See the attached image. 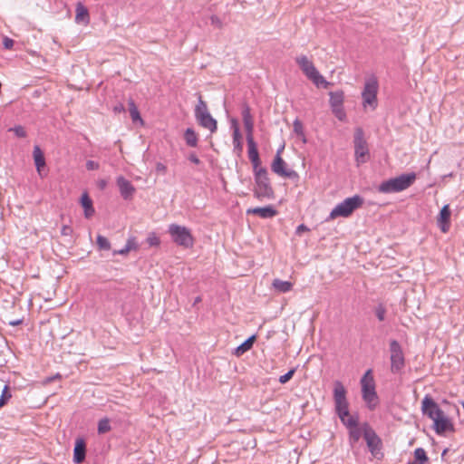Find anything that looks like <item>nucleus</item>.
Masks as SVG:
<instances>
[{
	"label": "nucleus",
	"mask_w": 464,
	"mask_h": 464,
	"mask_svg": "<svg viewBox=\"0 0 464 464\" xmlns=\"http://www.w3.org/2000/svg\"><path fill=\"white\" fill-rule=\"evenodd\" d=\"M244 126H245V130L246 132V142L249 143V140H251V142H255L254 137H253L254 121L246 122V123H244Z\"/></svg>",
	"instance_id": "nucleus-36"
},
{
	"label": "nucleus",
	"mask_w": 464,
	"mask_h": 464,
	"mask_svg": "<svg viewBox=\"0 0 464 464\" xmlns=\"http://www.w3.org/2000/svg\"><path fill=\"white\" fill-rule=\"evenodd\" d=\"M294 131L297 134V135H304V128H303V124L300 121L298 120H295L294 121Z\"/></svg>",
	"instance_id": "nucleus-42"
},
{
	"label": "nucleus",
	"mask_w": 464,
	"mask_h": 464,
	"mask_svg": "<svg viewBox=\"0 0 464 464\" xmlns=\"http://www.w3.org/2000/svg\"><path fill=\"white\" fill-rule=\"evenodd\" d=\"M114 111H124V107L122 105H119V106H116L114 108Z\"/></svg>",
	"instance_id": "nucleus-53"
},
{
	"label": "nucleus",
	"mask_w": 464,
	"mask_h": 464,
	"mask_svg": "<svg viewBox=\"0 0 464 464\" xmlns=\"http://www.w3.org/2000/svg\"><path fill=\"white\" fill-rule=\"evenodd\" d=\"M129 110H130V117H131V120L135 122L137 121L142 122V119L140 117V114L138 111V108L136 107L135 103L133 101H130L129 102Z\"/></svg>",
	"instance_id": "nucleus-33"
},
{
	"label": "nucleus",
	"mask_w": 464,
	"mask_h": 464,
	"mask_svg": "<svg viewBox=\"0 0 464 464\" xmlns=\"http://www.w3.org/2000/svg\"><path fill=\"white\" fill-rule=\"evenodd\" d=\"M363 436V424L362 426H358L349 430V443L352 447H353Z\"/></svg>",
	"instance_id": "nucleus-23"
},
{
	"label": "nucleus",
	"mask_w": 464,
	"mask_h": 464,
	"mask_svg": "<svg viewBox=\"0 0 464 464\" xmlns=\"http://www.w3.org/2000/svg\"><path fill=\"white\" fill-rule=\"evenodd\" d=\"M362 203L363 199L359 195L347 198L332 209L325 221H330L339 217L348 218L355 209L360 208Z\"/></svg>",
	"instance_id": "nucleus-4"
},
{
	"label": "nucleus",
	"mask_w": 464,
	"mask_h": 464,
	"mask_svg": "<svg viewBox=\"0 0 464 464\" xmlns=\"http://www.w3.org/2000/svg\"><path fill=\"white\" fill-rule=\"evenodd\" d=\"M256 340V335L253 334L250 337H248L244 343H242L239 346H237L235 350V354L237 356H240L244 354L246 352L250 350L253 346V343Z\"/></svg>",
	"instance_id": "nucleus-24"
},
{
	"label": "nucleus",
	"mask_w": 464,
	"mask_h": 464,
	"mask_svg": "<svg viewBox=\"0 0 464 464\" xmlns=\"http://www.w3.org/2000/svg\"><path fill=\"white\" fill-rule=\"evenodd\" d=\"M272 285H273L274 288L280 293H287V292L291 291V289L293 287V285L291 282L283 281L280 279H275L273 281Z\"/></svg>",
	"instance_id": "nucleus-29"
},
{
	"label": "nucleus",
	"mask_w": 464,
	"mask_h": 464,
	"mask_svg": "<svg viewBox=\"0 0 464 464\" xmlns=\"http://www.w3.org/2000/svg\"><path fill=\"white\" fill-rule=\"evenodd\" d=\"M86 168L88 170H95L100 168V164L94 160H87Z\"/></svg>",
	"instance_id": "nucleus-45"
},
{
	"label": "nucleus",
	"mask_w": 464,
	"mask_h": 464,
	"mask_svg": "<svg viewBox=\"0 0 464 464\" xmlns=\"http://www.w3.org/2000/svg\"><path fill=\"white\" fill-rule=\"evenodd\" d=\"M354 156L357 165L365 163L369 159V149L364 139L362 129L357 128L354 131Z\"/></svg>",
	"instance_id": "nucleus-10"
},
{
	"label": "nucleus",
	"mask_w": 464,
	"mask_h": 464,
	"mask_svg": "<svg viewBox=\"0 0 464 464\" xmlns=\"http://www.w3.org/2000/svg\"><path fill=\"white\" fill-rule=\"evenodd\" d=\"M414 462H417V464H424L426 461H428L426 451L422 448H417L414 450Z\"/></svg>",
	"instance_id": "nucleus-31"
},
{
	"label": "nucleus",
	"mask_w": 464,
	"mask_h": 464,
	"mask_svg": "<svg viewBox=\"0 0 464 464\" xmlns=\"http://www.w3.org/2000/svg\"><path fill=\"white\" fill-rule=\"evenodd\" d=\"M254 179L255 187L253 192L256 199L263 201L275 198L267 169H258L257 172H254Z\"/></svg>",
	"instance_id": "nucleus-3"
},
{
	"label": "nucleus",
	"mask_w": 464,
	"mask_h": 464,
	"mask_svg": "<svg viewBox=\"0 0 464 464\" xmlns=\"http://www.w3.org/2000/svg\"><path fill=\"white\" fill-rule=\"evenodd\" d=\"M210 20H211L212 24H216L218 27H220L222 25L220 19L216 15H212L210 17Z\"/></svg>",
	"instance_id": "nucleus-48"
},
{
	"label": "nucleus",
	"mask_w": 464,
	"mask_h": 464,
	"mask_svg": "<svg viewBox=\"0 0 464 464\" xmlns=\"http://www.w3.org/2000/svg\"><path fill=\"white\" fill-rule=\"evenodd\" d=\"M241 114H242V119H243V122L246 123V122H251V121H253V117L251 115V111H250V107L247 103L244 102L242 104V111H241Z\"/></svg>",
	"instance_id": "nucleus-34"
},
{
	"label": "nucleus",
	"mask_w": 464,
	"mask_h": 464,
	"mask_svg": "<svg viewBox=\"0 0 464 464\" xmlns=\"http://www.w3.org/2000/svg\"><path fill=\"white\" fill-rule=\"evenodd\" d=\"M195 118L200 126L208 130L211 133L217 130V121L209 113L207 103L202 100L201 96L198 97V102L195 108Z\"/></svg>",
	"instance_id": "nucleus-9"
},
{
	"label": "nucleus",
	"mask_w": 464,
	"mask_h": 464,
	"mask_svg": "<svg viewBox=\"0 0 464 464\" xmlns=\"http://www.w3.org/2000/svg\"><path fill=\"white\" fill-rule=\"evenodd\" d=\"M281 150H278L276 152V155L271 164V169L274 173L276 175L283 177V178H288L290 179H298V174L295 170L287 169L286 163L280 156Z\"/></svg>",
	"instance_id": "nucleus-12"
},
{
	"label": "nucleus",
	"mask_w": 464,
	"mask_h": 464,
	"mask_svg": "<svg viewBox=\"0 0 464 464\" xmlns=\"http://www.w3.org/2000/svg\"><path fill=\"white\" fill-rule=\"evenodd\" d=\"M129 251L130 250H136L138 248V244L134 237L128 238L126 245Z\"/></svg>",
	"instance_id": "nucleus-43"
},
{
	"label": "nucleus",
	"mask_w": 464,
	"mask_h": 464,
	"mask_svg": "<svg viewBox=\"0 0 464 464\" xmlns=\"http://www.w3.org/2000/svg\"><path fill=\"white\" fill-rule=\"evenodd\" d=\"M374 314L379 321H383L385 319L386 308L382 304H380L375 307Z\"/></svg>",
	"instance_id": "nucleus-38"
},
{
	"label": "nucleus",
	"mask_w": 464,
	"mask_h": 464,
	"mask_svg": "<svg viewBox=\"0 0 464 464\" xmlns=\"http://www.w3.org/2000/svg\"><path fill=\"white\" fill-rule=\"evenodd\" d=\"M246 213L256 215L262 218H271L277 214V211L273 206L269 205L266 207H256L253 208H248L246 210Z\"/></svg>",
	"instance_id": "nucleus-18"
},
{
	"label": "nucleus",
	"mask_w": 464,
	"mask_h": 464,
	"mask_svg": "<svg viewBox=\"0 0 464 464\" xmlns=\"http://www.w3.org/2000/svg\"><path fill=\"white\" fill-rule=\"evenodd\" d=\"M11 397L12 394L9 392V386L3 384V381L0 380V408L3 407Z\"/></svg>",
	"instance_id": "nucleus-30"
},
{
	"label": "nucleus",
	"mask_w": 464,
	"mask_h": 464,
	"mask_svg": "<svg viewBox=\"0 0 464 464\" xmlns=\"http://www.w3.org/2000/svg\"><path fill=\"white\" fill-rule=\"evenodd\" d=\"M305 231H309V228L305 225L301 224L296 227L295 234L301 235L303 232Z\"/></svg>",
	"instance_id": "nucleus-47"
},
{
	"label": "nucleus",
	"mask_w": 464,
	"mask_h": 464,
	"mask_svg": "<svg viewBox=\"0 0 464 464\" xmlns=\"http://www.w3.org/2000/svg\"><path fill=\"white\" fill-rule=\"evenodd\" d=\"M146 241L150 246H159L160 244V239L155 232L149 233Z\"/></svg>",
	"instance_id": "nucleus-37"
},
{
	"label": "nucleus",
	"mask_w": 464,
	"mask_h": 464,
	"mask_svg": "<svg viewBox=\"0 0 464 464\" xmlns=\"http://www.w3.org/2000/svg\"><path fill=\"white\" fill-rule=\"evenodd\" d=\"M156 169H157V171H159V172H162V173H164V172L166 171L167 168H166V166H165L164 164H162V163L159 162V163H157V165H156Z\"/></svg>",
	"instance_id": "nucleus-52"
},
{
	"label": "nucleus",
	"mask_w": 464,
	"mask_h": 464,
	"mask_svg": "<svg viewBox=\"0 0 464 464\" xmlns=\"http://www.w3.org/2000/svg\"><path fill=\"white\" fill-rule=\"evenodd\" d=\"M61 233L63 236H70L72 233V228L69 226H63Z\"/></svg>",
	"instance_id": "nucleus-46"
},
{
	"label": "nucleus",
	"mask_w": 464,
	"mask_h": 464,
	"mask_svg": "<svg viewBox=\"0 0 464 464\" xmlns=\"http://www.w3.org/2000/svg\"><path fill=\"white\" fill-rule=\"evenodd\" d=\"M96 243L99 248L102 250H109L111 248V243L105 237L102 235L97 237Z\"/></svg>",
	"instance_id": "nucleus-35"
},
{
	"label": "nucleus",
	"mask_w": 464,
	"mask_h": 464,
	"mask_svg": "<svg viewBox=\"0 0 464 464\" xmlns=\"http://www.w3.org/2000/svg\"><path fill=\"white\" fill-rule=\"evenodd\" d=\"M75 21L77 23H82V22L88 23V21H89L88 10L82 3H78L76 5Z\"/></svg>",
	"instance_id": "nucleus-25"
},
{
	"label": "nucleus",
	"mask_w": 464,
	"mask_h": 464,
	"mask_svg": "<svg viewBox=\"0 0 464 464\" xmlns=\"http://www.w3.org/2000/svg\"><path fill=\"white\" fill-rule=\"evenodd\" d=\"M199 300H200V298H199V297H198V298L195 300V303L199 302Z\"/></svg>",
	"instance_id": "nucleus-54"
},
{
	"label": "nucleus",
	"mask_w": 464,
	"mask_h": 464,
	"mask_svg": "<svg viewBox=\"0 0 464 464\" xmlns=\"http://www.w3.org/2000/svg\"><path fill=\"white\" fill-rule=\"evenodd\" d=\"M295 372V369H291L286 373H285L284 375H281L279 377V382L282 383V384L286 383L293 377Z\"/></svg>",
	"instance_id": "nucleus-41"
},
{
	"label": "nucleus",
	"mask_w": 464,
	"mask_h": 464,
	"mask_svg": "<svg viewBox=\"0 0 464 464\" xmlns=\"http://www.w3.org/2000/svg\"><path fill=\"white\" fill-rule=\"evenodd\" d=\"M422 413L433 421L442 416L444 411L430 395H426L421 401Z\"/></svg>",
	"instance_id": "nucleus-13"
},
{
	"label": "nucleus",
	"mask_w": 464,
	"mask_h": 464,
	"mask_svg": "<svg viewBox=\"0 0 464 464\" xmlns=\"http://www.w3.org/2000/svg\"><path fill=\"white\" fill-rule=\"evenodd\" d=\"M379 90L378 80L375 76L368 77L365 80L362 92V105L364 109L375 110L378 106L377 93Z\"/></svg>",
	"instance_id": "nucleus-8"
},
{
	"label": "nucleus",
	"mask_w": 464,
	"mask_h": 464,
	"mask_svg": "<svg viewBox=\"0 0 464 464\" xmlns=\"http://www.w3.org/2000/svg\"><path fill=\"white\" fill-rule=\"evenodd\" d=\"M346 393L343 384L340 381H335L333 391L335 412L342 423L351 430L359 426V420L357 416L350 414Z\"/></svg>",
	"instance_id": "nucleus-1"
},
{
	"label": "nucleus",
	"mask_w": 464,
	"mask_h": 464,
	"mask_svg": "<svg viewBox=\"0 0 464 464\" xmlns=\"http://www.w3.org/2000/svg\"><path fill=\"white\" fill-rule=\"evenodd\" d=\"M9 131H13L19 138H24L26 136V130L20 125L10 128Z\"/></svg>",
	"instance_id": "nucleus-39"
},
{
	"label": "nucleus",
	"mask_w": 464,
	"mask_h": 464,
	"mask_svg": "<svg viewBox=\"0 0 464 464\" xmlns=\"http://www.w3.org/2000/svg\"><path fill=\"white\" fill-rule=\"evenodd\" d=\"M116 182H117V186L119 188L121 196L125 200L131 199L136 189H135L134 186L130 183V181L126 179L124 177L120 176L117 178Z\"/></svg>",
	"instance_id": "nucleus-15"
},
{
	"label": "nucleus",
	"mask_w": 464,
	"mask_h": 464,
	"mask_svg": "<svg viewBox=\"0 0 464 464\" xmlns=\"http://www.w3.org/2000/svg\"><path fill=\"white\" fill-rule=\"evenodd\" d=\"M130 251L128 250L127 246H125L123 248L120 249V250H114L113 251V255H126L128 254Z\"/></svg>",
	"instance_id": "nucleus-51"
},
{
	"label": "nucleus",
	"mask_w": 464,
	"mask_h": 464,
	"mask_svg": "<svg viewBox=\"0 0 464 464\" xmlns=\"http://www.w3.org/2000/svg\"><path fill=\"white\" fill-rule=\"evenodd\" d=\"M362 395L369 409L373 410L378 403V396L375 391V382L372 371L367 370L361 379Z\"/></svg>",
	"instance_id": "nucleus-6"
},
{
	"label": "nucleus",
	"mask_w": 464,
	"mask_h": 464,
	"mask_svg": "<svg viewBox=\"0 0 464 464\" xmlns=\"http://www.w3.org/2000/svg\"><path fill=\"white\" fill-rule=\"evenodd\" d=\"M451 211L449 205H444L437 218V225L443 233H447L450 227Z\"/></svg>",
	"instance_id": "nucleus-16"
},
{
	"label": "nucleus",
	"mask_w": 464,
	"mask_h": 464,
	"mask_svg": "<svg viewBox=\"0 0 464 464\" xmlns=\"http://www.w3.org/2000/svg\"><path fill=\"white\" fill-rule=\"evenodd\" d=\"M81 204L84 208V216L89 218L94 214V208L92 207V201L87 193H83L81 198Z\"/></svg>",
	"instance_id": "nucleus-22"
},
{
	"label": "nucleus",
	"mask_w": 464,
	"mask_h": 464,
	"mask_svg": "<svg viewBox=\"0 0 464 464\" xmlns=\"http://www.w3.org/2000/svg\"><path fill=\"white\" fill-rule=\"evenodd\" d=\"M247 147L248 158L253 166V172H257L258 169H266V168L260 166L261 161L256 142H251V140H249V143H247Z\"/></svg>",
	"instance_id": "nucleus-17"
},
{
	"label": "nucleus",
	"mask_w": 464,
	"mask_h": 464,
	"mask_svg": "<svg viewBox=\"0 0 464 464\" xmlns=\"http://www.w3.org/2000/svg\"><path fill=\"white\" fill-rule=\"evenodd\" d=\"M14 40H13V39H11V38H9V37H7V36L4 37V39H3V44H4V47H5V49H8V50H9V49H12V48H13V46H14Z\"/></svg>",
	"instance_id": "nucleus-44"
},
{
	"label": "nucleus",
	"mask_w": 464,
	"mask_h": 464,
	"mask_svg": "<svg viewBox=\"0 0 464 464\" xmlns=\"http://www.w3.org/2000/svg\"><path fill=\"white\" fill-rule=\"evenodd\" d=\"M408 464H417V462H409Z\"/></svg>",
	"instance_id": "nucleus-55"
},
{
	"label": "nucleus",
	"mask_w": 464,
	"mask_h": 464,
	"mask_svg": "<svg viewBox=\"0 0 464 464\" xmlns=\"http://www.w3.org/2000/svg\"><path fill=\"white\" fill-rule=\"evenodd\" d=\"M97 187L101 189V190H103L105 189V188L107 187V181L105 179H100L97 181Z\"/></svg>",
	"instance_id": "nucleus-50"
},
{
	"label": "nucleus",
	"mask_w": 464,
	"mask_h": 464,
	"mask_svg": "<svg viewBox=\"0 0 464 464\" xmlns=\"http://www.w3.org/2000/svg\"><path fill=\"white\" fill-rule=\"evenodd\" d=\"M332 111L338 120L343 121L345 119L346 114L343 106L332 108Z\"/></svg>",
	"instance_id": "nucleus-40"
},
{
	"label": "nucleus",
	"mask_w": 464,
	"mask_h": 464,
	"mask_svg": "<svg viewBox=\"0 0 464 464\" xmlns=\"http://www.w3.org/2000/svg\"><path fill=\"white\" fill-rule=\"evenodd\" d=\"M330 95V105L331 108L343 106V92L342 91L331 92Z\"/></svg>",
	"instance_id": "nucleus-26"
},
{
	"label": "nucleus",
	"mask_w": 464,
	"mask_h": 464,
	"mask_svg": "<svg viewBox=\"0 0 464 464\" xmlns=\"http://www.w3.org/2000/svg\"><path fill=\"white\" fill-rule=\"evenodd\" d=\"M171 240L184 248H190L194 245V237L189 228L185 226L172 223L168 227Z\"/></svg>",
	"instance_id": "nucleus-7"
},
{
	"label": "nucleus",
	"mask_w": 464,
	"mask_h": 464,
	"mask_svg": "<svg viewBox=\"0 0 464 464\" xmlns=\"http://www.w3.org/2000/svg\"><path fill=\"white\" fill-rule=\"evenodd\" d=\"M416 180L414 172L403 173L398 177L382 181L378 191L384 194L398 193L410 188Z\"/></svg>",
	"instance_id": "nucleus-2"
},
{
	"label": "nucleus",
	"mask_w": 464,
	"mask_h": 464,
	"mask_svg": "<svg viewBox=\"0 0 464 464\" xmlns=\"http://www.w3.org/2000/svg\"><path fill=\"white\" fill-rule=\"evenodd\" d=\"M433 429L437 434H443L447 430L453 429L452 423L444 413L442 416L433 421Z\"/></svg>",
	"instance_id": "nucleus-19"
},
{
	"label": "nucleus",
	"mask_w": 464,
	"mask_h": 464,
	"mask_svg": "<svg viewBox=\"0 0 464 464\" xmlns=\"http://www.w3.org/2000/svg\"><path fill=\"white\" fill-rule=\"evenodd\" d=\"M232 124H233V127H234V130H233V146H234V150L237 151V153H240L243 150V144H242V141H241V133H240V130H239V128L237 126V122L236 120H233L232 121Z\"/></svg>",
	"instance_id": "nucleus-21"
},
{
	"label": "nucleus",
	"mask_w": 464,
	"mask_h": 464,
	"mask_svg": "<svg viewBox=\"0 0 464 464\" xmlns=\"http://www.w3.org/2000/svg\"><path fill=\"white\" fill-rule=\"evenodd\" d=\"M295 62L304 73V75L314 82L317 87L323 86L327 88L330 82H327L323 75L317 71L313 62L310 61L307 56L300 55L295 58Z\"/></svg>",
	"instance_id": "nucleus-5"
},
{
	"label": "nucleus",
	"mask_w": 464,
	"mask_h": 464,
	"mask_svg": "<svg viewBox=\"0 0 464 464\" xmlns=\"http://www.w3.org/2000/svg\"><path fill=\"white\" fill-rule=\"evenodd\" d=\"M111 429V427L110 425V420L108 418H103L99 420L97 428L99 434H104L110 431Z\"/></svg>",
	"instance_id": "nucleus-32"
},
{
	"label": "nucleus",
	"mask_w": 464,
	"mask_h": 464,
	"mask_svg": "<svg viewBox=\"0 0 464 464\" xmlns=\"http://www.w3.org/2000/svg\"><path fill=\"white\" fill-rule=\"evenodd\" d=\"M363 438L371 453L375 455L381 449L382 441L373 429L366 422L363 423Z\"/></svg>",
	"instance_id": "nucleus-14"
},
{
	"label": "nucleus",
	"mask_w": 464,
	"mask_h": 464,
	"mask_svg": "<svg viewBox=\"0 0 464 464\" xmlns=\"http://www.w3.org/2000/svg\"><path fill=\"white\" fill-rule=\"evenodd\" d=\"M188 160L194 163V164H199L200 163V160L198 158V156L195 154V153H191L188 157Z\"/></svg>",
	"instance_id": "nucleus-49"
},
{
	"label": "nucleus",
	"mask_w": 464,
	"mask_h": 464,
	"mask_svg": "<svg viewBox=\"0 0 464 464\" xmlns=\"http://www.w3.org/2000/svg\"><path fill=\"white\" fill-rule=\"evenodd\" d=\"M86 455V444L82 439H77L73 450V461L77 464L82 463Z\"/></svg>",
	"instance_id": "nucleus-20"
},
{
	"label": "nucleus",
	"mask_w": 464,
	"mask_h": 464,
	"mask_svg": "<svg viewBox=\"0 0 464 464\" xmlns=\"http://www.w3.org/2000/svg\"><path fill=\"white\" fill-rule=\"evenodd\" d=\"M33 155L36 169L38 172H40L41 168L45 165V160L41 149L38 146L34 148Z\"/></svg>",
	"instance_id": "nucleus-27"
},
{
	"label": "nucleus",
	"mask_w": 464,
	"mask_h": 464,
	"mask_svg": "<svg viewBox=\"0 0 464 464\" xmlns=\"http://www.w3.org/2000/svg\"><path fill=\"white\" fill-rule=\"evenodd\" d=\"M184 139L186 144L189 147H197L198 146V136L193 129L188 128L184 132Z\"/></svg>",
	"instance_id": "nucleus-28"
},
{
	"label": "nucleus",
	"mask_w": 464,
	"mask_h": 464,
	"mask_svg": "<svg viewBox=\"0 0 464 464\" xmlns=\"http://www.w3.org/2000/svg\"><path fill=\"white\" fill-rule=\"evenodd\" d=\"M391 352V371L394 373L400 372L404 365L405 359L402 353V349L400 343L396 340H392L390 343Z\"/></svg>",
	"instance_id": "nucleus-11"
}]
</instances>
